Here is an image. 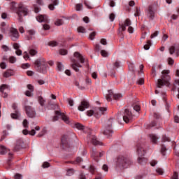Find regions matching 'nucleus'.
I'll return each instance as SVG.
<instances>
[{
  "label": "nucleus",
  "instance_id": "nucleus-46",
  "mask_svg": "<svg viewBox=\"0 0 179 179\" xmlns=\"http://www.w3.org/2000/svg\"><path fill=\"white\" fill-rule=\"evenodd\" d=\"M22 125L24 127V128H29V122L27 121V120L24 119L23 122H22Z\"/></svg>",
  "mask_w": 179,
  "mask_h": 179
},
{
  "label": "nucleus",
  "instance_id": "nucleus-35",
  "mask_svg": "<svg viewBox=\"0 0 179 179\" xmlns=\"http://www.w3.org/2000/svg\"><path fill=\"white\" fill-rule=\"evenodd\" d=\"M82 162V158L78 157L76 158V160L74 162H70L71 164H78V163H80Z\"/></svg>",
  "mask_w": 179,
  "mask_h": 179
},
{
  "label": "nucleus",
  "instance_id": "nucleus-57",
  "mask_svg": "<svg viewBox=\"0 0 179 179\" xmlns=\"http://www.w3.org/2000/svg\"><path fill=\"white\" fill-rule=\"evenodd\" d=\"M171 179H178V172H173V174L171 176Z\"/></svg>",
  "mask_w": 179,
  "mask_h": 179
},
{
  "label": "nucleus",
  "instance_id": "nucleus-17",
  "mask_svg": "<svg viewBox=\"0 0 179 179\" xmlns=\"http://www.w3.org/2000/svg\"><path fill=\"white\" fill-rule=\"evenodd\" d=\"M176 52L177 57H179V45H172L169 48V53L171 55H173Z\"/></svg>",
  "mask_w": 179,
  "mask_h": 179
},
{
  "label": "nucleus",
  "instance_id": "nucleus-21",
  "mask_svg": "<svg viewBox=\"0 0 179 179\" xmlns=\"http://www.w3.org/2000/svg\"><path fill=\"white\" fill-rule=\"evenodd\" d=\"M91 143H92V145H94V146H97V145H103V143L97 140V138H96V136H91Z\"/></svg>",
  "mask_w": 179,
  "mask_h": 179
},
{
  "label": "nucleus",
  "instance_id": "nucleus-13",
  "mask_svg": "<svg viewBox=\"0 0 179 179\" xmlns=\"http://www.w3.org/2000/svg\"><path fill=\"white\" fill-rule=\"evenodd\" d=\"M155 13L156 12H155V8L153 7V6L152 5L149 6L146 11V15L148 18L150 19V20H153V19H155Z\"/></svg>",
  "mask_w": 179,
  "mask_h": 179
},
{
  "label": "nucleus",
  "instance_id": "nucleus-33",
  "mask_svg": "<svg viewBox=\"0 0 179 179\" xmlns=\"http://www.w3.org/2000/svg\"><path fill=\"white\" fill-rule=\"evenodd\" d=\"M133 108L134 110H135V111H136L137 113L138 111H141V106L139 105V103H134L133 104Z\"/></svg>",
  "mask_w": 179,
  "mask_h": 179
},
{
  "label": "nucleus",
  "instance_id": "nucleus-30",
  "mask_svg": "<svg viewBox=\"0 0 179 179\" xmlns=\"http://www.w3.org/2000/svg\"><path fill=\"white\" fill-rule=\"evenodd\" d=\"M45 134H47V128L44 127L43 129H42L41 132L38 134V136L39 138H41V136H44V135H45Z\"/></svg>",
  "mask_w": 179,
  "mask_h": 179
},
{
  "label": "nucleus",
  "instance_id": "nucleus-9",
  "mask_svg": "<svg viewBox=\"0 0 179 179\" xmlns=\"http://www.w3.org/2000/svg\"><path fill=\"white\" fill-rule=\"evenodd\" d=\"M145 153H146V151H145V150L143 149V148H142V146L137 145V154L138 155V162L140 164H142V163H143V160H145V157H143V156H145Z\"/></svg>",
  "mask_w": 179,
  "mask_h": 179
},
{
  "label": "nucleus",
  "instance_id": "nucleus-34",
  "mask_svg": "<svg viewBox=\"0 0 179 179\" xmlns=\"http://www.w3.org/2000/svg\"><path fill=\"white\" fill-rule=\"evenodd\" d=\"M55 24L56 26H62V24H64V20L59 19L56 20V22H55Z\"/></svg>",
  "mask_w": 179,
  "mask_h": 179
},
{
  "label": "nucleus",
  "instance_id": "nucleus-42",
  "mask_svg": "<svg viewBox=\"0 0 179 179\" xmlns=\"http://www.w3.org/2000/svg\"><path fill=\"white\" fill-rule=\"evenodd\" d=\"M151 42H150V41H147V44H145V45H144V50H149V48H150V45H151Z\"/></svg>",
  "mask_w": 179,
  "mask_h": 179
},
{
  "label": "nucleus",
  "instance_id": "nucleus-2",
  "mask_svg": "<svg viewBox=\"0 0 179 179\" xmlns=\"http://www.w3.org/2000/svg\"><path fill=\"white\" fill-rule=\"evenodd\" d=\"M72 69L76 72H79V68H82V64H85V57L79 52H76L73 55V57L71 58Z\"/></svg>",
  "mask_w": 179,
  "mask_h": 179
},
{
  "label": "nucleus",
  "instance_id": "nucleus-54",
  "mask_svg": "<svg viewBox=\"0 0 179 179\" xmlns=\"http://www.w3.org/2000/svg\"><path fill=\"white\" fill-rule=\"evenodd\" d=\"M0 68L1 69H6V63H5L4 62H2L0 63Z\"/></svg>",
  "mask_w": 179,
  "mask_h": 179
},
{
  "label": "nucleus",
  "instance_id": "nucleus-43",
  "mask_svg": "<svg viewBox=\"0 0 179 179\" xmlns=\"http://www.w3.org/2000/svg\"><path fill=\"white\" fill-rule=\"evenodd\" d=\"M78 33H86V29L83 27H79L78 28Z\"/></svg>",
  "mask_w": 179,
  "mask_h": 179
},
{
  "label": "nucleus",
  "instance_id": "nucleus-14",
  "mask_svg": "<svg viewBox=\"0 0 179 179\" xmlns=\"http://www.w3.org/2000/svg\"><path fill=\"white\" fill-rule=\"evenodd\" d=\"M131 24V20H129V18H127L124 22H120V30H121V31H125V30H127L126 27H129Z\"/></svg>",
  "mask_w": 179,
  "mask_h": 179
},
{
  "label": "nucleus",
  "instance_id": "nucleus-28",
  "mask_svg": "<svg viewBox=\"0 0 179 179\" xmlns=\"http://www.w3.org/2000/svg\"><path fill=\"white\" fill-rule=\"evenodd\" d=\"M38 101L42 107H44V104L45 103V99L44 98H43V96H38Z\"/></svg>",
  "mask_w": 179,
  "mask_h": 179
},
{
  "label": "nucleus",
  "instance_id": "nucleus-36",
  "mask_svg": "<svg viewBox=\"0 0 179 179\" xmlns=\"http://www.w3.org/2000/svg\"><path fill=\"white\" fill-rule=\"evenodd\" d=\"M162 142H170V138L166 135H163L162 137Z\"/></svg>",
  "mask_w": 179,
  "mask_h": 179
},
{
  "label": "nucleus",
  "instance_id": "nucleus-49",
  "mask_svg": "<svg viewBox=\"0 0 179 179\" xmlns=\"http://www.w3.org/2000/svg\"><path fill=\"white\" fill-rule=\"evenodd\" d=\"M14 178L15 179H23V176L20 173H16L15 176H14Z\"/></svg>",
  "mask_w": 179,
  "mask_h": 179
},
{
  "label": "nucleus",
  "instance_id": "nucleus-37",
  "mask_svg": "<svg viewBox=\"0 0 179 179\" xmlns=\"http://www.w3.org/2000/svg\"><path fill=\"white\" fill-rule=\"evenodd\" d=\"M156 173H157V174H159V176H163V174H164V171L162 168H157L156 169Z\"/></svg>",
  "mask_w": 179,
  "mask_h": 179
},
{
  "label": "nucleus",
  "instance_id": "nucleus-29",
  "mask_svg": "<svg viewBox=\"0 0 179 179\" xmlns=\"http://www.w3.org/2000/svg\"><path fill=\"white\" fill-rule=\"evenodd\" d=\"M28 34H29V36H27V40H33V36H34V34H36V32L34 31V30L28 31Z\"/></svg>",
  "mask_w": 179,
  "mask_h": 179
},
{
  "label": "nucleus",
  "instance_id": "nucleus-25",
  "mask_svg": "<svg viewBox=\"0 0 179 179\" xmlns=\"http://www.w3.org/2000/svg\"><path fill=\"white\" fill-rule=\"evenodd\" d=\"M8 150L7 148H5V146L0 145V155H6L8 153Z\"/></svg>",
  "mask_w": 179,
  "mask_h": 179
},
{
  "label": "nucleus",
  "instance_id": "nucleus-31",
  "mask_svg": "<svg viewBox=\"0 0 179 179\" xmlns=\"http://www.w3.org/2000/svg\"><path fill=\"white\" fill-rule=\"evenodd\" d=\"M75 173V170L73 169H69L66 170V176L69 177H71V176H73Z\"/></svg>",
  "mask_w": 179,
  "mask_h": 179
},
{
  "label": "nucleus",
  "instance_id": "nucleus-59",
  "mask_svg": "<svg viewBox=\"0 0 179 179\" xmlns=\"http://www.w3.org/2000/svg\"><path fill=\"white\" fill-rule=\"evenodd\" d=\"M109 19H110V22H114V20L115 19V15H114V13H111L109 15Z\"/></svg>",
  "mask_w": 179,
  "mask_h": 179
},
{
  "label": "nucleus",
  "instance_id": "nucleus-53",
  "mask_svg": "<svg viewBox=\"0 0 179 179\" xmlns=\"http://www.w3.org/2000/svg\"><path fill=\"white\" fill-rule=\"evenodd\" d=\"M94 114V111L93 110H87V115L88 117H92Z\"/></svg>",
  "mask_w": 179,
  "mask_h": 179
},
{
  "label": "nucleus",
  "instance_id": "nucleus-24",
  "mask_svg": "<svg viewBox=\"0 0 179 179\" xmlns=\"http://www.w3.org/2000/svg\"><path fill=\"white\" fill-rule=\"evenodd\" d=\"M150 139L152 143L156 145V143H157V139H159V138L157 137V136L155 134H150Z\"/></svg>",
  "mask_w": 179,
  "mask_h": 179
},
{
  "label": "nucleus",
  "instance_id": "nucleus-63",
  "mask_svg": "<svg viewBox=\"0 0 179 179\" xmlns=\"http://www.w3.org/2000/svg\"><path fill=\"white\" fill-rule=\"evenodd\" d=\"M137 83L138 85H143V83H145V80L143 78H139Z\"/></svg>",
  "mask_w": 179,
  "mask_h": 179
},
{
  "label": "nucleus",
  "instance_id": "nucleus-12",
  "mask_svg": "<svg viewBox=\"0 0 179 179\" xmlns=\"http://www.w3.org/2000/svg\"><path fill=\"white\" fill-rule=\"evenodd\" d=\"M25 112L29 118H34L36 117V110H34V108L30 106H25Z\"/></svg>",
  "mask_w": 179,
  "mask_h": 179
},
{
  "label": "nucleus",
  "instance_id": "nucleus-39",
  "mask_svg": "<svg viewBox=\"0 0 179 179\" xmlns=\"http://www.w3.org/2000/svg\"><path fill=\"white\" fill-rule=\"evenodd\" d=\"M22 146H23V141L20 140L17 141V145H16L17 148L20 149V148H22Z\"/></svg>",
  "mask_w": 179,
  "mask_h": 179
},
{
  "label": "nucleus",
  "instance_id": "nucleus-1",
  "mask_svg": "<svg viewBox=\"0 0 179 179\" xmlns=\"http://www.w3.org/2000/svg\"><path fill=\"white\" fill-rule=\"evenodd\" d=\"M131 164L132 161L124 155H119L115 159V169H116V170L127 169L129 166H131Z\"/></svg>",
  "mask_w": 179,
  "mask_h": 179
},
{
  "label": "nucleus",
  "instance_id": "nucleus-62",
  "mask_svg": "<svg viewBox=\"0 0 179 179\" xmlns=\"http://www.w3.org/2000/svg\"><path fill=\"white\" fill-rule=\"evenodd\" d=\"M78 179H87L86 175H85L83 173H80L78 176Z\"/></svg>",
  "mask_w": 179,
  "mask_h": 179
},
{
  "label": "nucleus",
  "instance_id": "nucleus-4",
  "mask_svg": "<svg viewBox=\"0 0 179 179\" xmlns=\"http://www.w3.org/2000/svg\"><path fill=\"white\" fill-rule=\"evenodd\" d=\"M115 120L110 117L106 120L104 124L103 125V134L106 135V136H111L113 134V124H114Z\"/></svg>",
  "mask_w": 179,
  "mask_h": 179
},
{
  "label": "nucleus",
  "instance_id": "nucleus-5",
  "mask_svg": "<svg viewBox=\"0 0 179 179\" xmlns=\"http://www.w3.org/2000/svg\"><path fill=\"white\" fill-rule=\"evenodd\" d=\"M162 79H159L157 82V87H162V86H169L170 85V71L169 70H164L162 72Z\"/></svg>",
  "mask_w": 179,
  "mask_h": 179
},
{
  "label": "nucleus",
  "instance_id": "nucleus-22",
  "mask_svg": "<svg viewBox=\"0 0 179 179\" xmlns=\"http://www.w3.org/2000/svg\"><path fill=\"white\" fill-rule=\"evenodd\" d=\"M106 111H107V108L99 107V108H96L97 115H103L106 114Z\"/></svg>",
  "mask_w": 179,
  "mask_h": 179
},
{
  "label": "nucleus",
  "instance_id": "nucleus-55",
  "mask_svg": "<svg viewBox=\"0 0 179 179\" xmlns=\"http://www.w3.org/2000/svg\"><path fill=\"white\" fill-rule=\"evenodd\" d=\"M49 45L50 47H57V45H58V43H57L55 41H51L49 43Z\"/></svg>",
  "mask_w": 179,
  "mask_h": 179
},
{
  "label": "nucleus",
  "instance_id": "nucleus-10",
  "mask_svg": "<svg viewBox=\"0 0 179 179\" xmlns=\"http://www.w3.org/2000/svg\"><path fill=\"white\" fill-rule=\"evenodd\" d=\"M132 120H134V115H132V112L129 110V109H125L123 115V121L128 124L129 122H132Z\"/></svg>",
  "mask_w": 179,
  "mask_h": 179
},
{
  "label": "nucleus",
  "instance_id": "nucleus-11",
  "mask_svg": "<svg viewBox=\"0 0 179 179\" xmlns=\"http://www.w3.org/2000/svg\"><path fill=\"white\" fill-rule=\"evenodd\" d=\"M111 97L113 98L114 100H120L122 95L121 94H115L113 93V90H109L108 94L106 95V100L108 101H111Z\"/></svg>",
  "mask_w": 179,
  "mask_h": 179
},
{
  "label": "nucleus",
  "instance_id": "nucleus-27",
  "mask_svg": "<svg viewBox=\"0 0 179 179\" xmlns=\"http://www.w3.org/2000/svg\"><path fill=\"white\" fill-rule=\"evenodd\" d=\"M74 128H76L77 129L82 131V130L85 129V126L82 125V124H80V123H75Z\"/></svg>",
  "mask_w": 179,
  "mask_h": 179
},
{
  "label": "nucleus",
  "instance_id": "nucleus-26",
  "mask_svg": "<svg viewBox=\"0 0 179 179\" xmlns=\"http://www.w3.org/2000/svg\"><path fill=\"white\" fill-rule=\"evenodd\" d=\"M12 75H13V71L11 70H7L3 73V78H10V76H12Z\"/></svg>",
  "mask_w": 179,
  "mask_h": 179
},
{
  "label": "nucleus",
  "instance_id": "nucleus-51",
  "mask_svg": "<svg viewBox=\"0 0 179 179\" xmlns=\"http://www.w3.org/2000/svg\"><path fill=\"white\" fill-rule=\"evenodd\" d=\"M33 92L31 91H26L25 92V95L27 96V97H33V94H32Z\"/></svg>",
  "mask_w": 179,
  "mask_h": 179
},
{
  "label": "nucleus",
  "instance_id": "nucleus-7",
  "mask_svg": "<svg viewBox=\"0 0 179 179\" xmlns=\"http://www.w3.org/2000/svg\"><path fill=\"white\" fill-rule=\"evenodd\" d=\"M58 115L61 117L62 121H64L65 124H71V120H69V117L66 116L65 113L59 110L55 111V115L52 118L53 122L58 121L59 120Z\"/></svg>",
  "mask_w": 179,
  "mask_h": 179
},
{
  "label": "nucleus",
  "instance_id": "nucleus-45",
  "mask_svg": "<svg viewBox=\"0 0 179 179\" xmlns=\"http://www.w3.org/2000/svg\"><path fill=\"white\" fill-rule=\"evenodd\" d=\"M29 54H30V55H31V57H34V55H36L37 54V50H36L34 49H31V50H29Z\"/></svg>",
  "mask_w": 179,
  "mask_h": 179
},
{
  "label": "nucleus",
  "instance_id": "nucleus-52",
  "mask_svg": "<svg viewBox=\"0 0 179 179\" xmlns=\"http://www.w3.org/2000/svg\"><path fill=\"white\" fill-rule=\"evenodd\" d=\"M9 62H10V64H15V62H16V58L13 56H11L9 58Z\"/></svg>",
  "mask_w": 179,
  "mask_h": 179
},
{
  "label": "nucleus",
  "instance_id": "nucleus-60",
  "mask_svg": "<svg viewBox=\"0 0 179 179\" xmlns=\"http://www.w3.org/2000/svg\"><path fill=\"white\" fill-rule=\"evenodd\" d=\"M102 57H108V53L106 50H101Z\"/></svg>",
  "mask_w": 179,
  "mask_h": 179
},
{
  "label": "nucleus",
  "instance_id": "nucleus-47",
  "mask_svg": "<svg viewBox=\"0 0 179 179\" xmlns=\"http://www.w3.org/2000/svg\"><path fill=\"white\" fill-rule=\"evenodd\" d=\"M169 65H174V59L171 57L167 59Z\"/></svg>",
  "mask_w": 179,
  "mask_h": 179
},
{
  "label": "nucleus",
  "instance_id": "nucleus-23",
  "mask_svg": "<svg viewBox=\"0 0 179 179\" xmlns=\"http://www.w3.org/2000/svg\"><path fill=\"white\" fill-rule=\"evenodd\" d=\"M52 3H50L48 6V8L50 9V10H54V9H55V6H57L59 3L58 0H51Z\"/></svg>",
  "mask_w": 179,
  "mask_h": 179
},
{
  "label": "nucleus",
  "instance_id": "nucleus-6",
  "mask_svg": "<svg viewBox=\"0 0 179 179\" xmlns=\"http://www.w3.org/2000/svg\"><path fill=\"white\" fill-rule=\"evenodd\" d=\"M15 13L18 16L19 22H22L23 16H27V15H29V10L26 6L22 3H20L18 7L15 8Z\"/></svg>",
  "mask_w": 179,
  "mask_h": 179
},
{
  "label": "nucleus",
  "instance_id": "nucleus-16",
  "mask_svg": "<svg viewBox=\"0 0 179 179\" xmlns=\"http://www.w3.org/2000/svg\"><path fill=\"white\" fill-rule=\"evenodd\" d=\"M12 108L13 110H15V113H11V118L13 120H17V117H20V113H19V110H17V104L13 103Z\"/></svg>",
  "mask_w": 179,
  "mask_h": 179
},
{
  "label": "nucleus",
  "instance_id": "nucleus-44",
  "mask_svg": "<svg viewBox=\"0 0 179 179\" xmlns=\"http://www.w3.org/2000/svg\"><path fill=\"white\" fill-rule=\"evenodd\" d=\"M68 54V50L65 49H61L59 50V55H66Z\"/></svg>",
  "mask_w": 179,
  "mask_h": 179
},
{
  "label": "nucleus",
  "instance_id": "nucleus-15",
  "mask_svg": "<svg viewBox=\"0 0 179 179\" xmlns=\"http://www.w3.org/2000/svg\"><path fill=\"white\" fill-rule=\"evenodd\" d=\"M103 155L104 152H97L96 150H92L91 157H92L95 162H99V157H102Z\"/></svg>",
  "mask_w": 179,
  "mask_h": 179
},
{
  "label": "nucleus",
  "instance_id": "nucleus-56",
  "mask_svg": "<svg viewBox=\"0 0 179 179\" xmlns=\"http://www.w3.org/2000/svg\"><path fill=\"white\" fill-rule=\"evenodd\" d=\"M27 87L30 90V92H34V87L31 84L27 85Z\"/></svg>",
  "mask_w": 179,
  "mask_h": 179
},
{
  "label": "nucleus",
  "instance_id": "nucleus-38",
  "mask_svg": "<svg viewBox=\"0 0 179 179\" xmlns=\"http://www.w3.org/2000/svg\"><path fill=\"white\" fill-rule=\"evenodd\" d=\"M57 69L58 71H63L64 70V65H62V63L61 62H57Z\"/></svg>",
  "mask_w": 179,
  "mask_h": 179
},
{
  "label": "nucleus",
  "instance_id": "nucleus-20",
  "mask_svg": "<svg viewBox=\"0 0 179 179\" xmlns=\"http://www.w3.org/2000/svg\"><path fill=\"white\" fill-rule=\"evenodd\" d=\"M36 20L39 22H44V23H48V17H47V15H38V17H36Z\"/></svg>",
  "mask_w": 179,
  "mask_h": 179
},
{
  "label": "nucleus",
  "instance_id": "nucleus-40",
  "mask_svg": "<svg viewBox=\"0 0 179 179\" xmlns=\"http://www.w3.org/2000/svg\"><path fill=\"white\" fill-rule=\"evenodd\" d=\"M82 8H83V5L82 3H78L76 5V10L77 11L82 10Z\"/></svg>",
  "mask_w": 179,
  "mask_h": 179
},
{
  "label": "nucleus",
  "instance_id": "nucleus-3",
  "mask_svg": "<svg viewBox=\"0 0 179 179\" xmlns=\"http://www.w3.org/2000/svg\"><path fill=\"white\" fill-rule=\"evenodd\" d=\"M47 68H48V64L45 61V59L41 57L35 61V69L37 72L47 73Z\"/></svg>",
  "mask_w": 179,
  "mask_h": 179
},
{
  "label": "nucleus",
  "instance_id": "nucleus-61",
  "mask_svg": "<svg viewBox=\"0 0 179 179\" xmlns=\"http://www.w3.org/2000/svg\"><path fill=\"white\" fill-rule=\"evenodd\" d=\"M23 57L24 59H26V61H27V59H29V58H30V57L29 56V53H27V52H24Z\"/></svg>",
  "mask_w": 179,
  "mask_h": 179
},
{
  "label": "nucleus",
  "instance_id": "nucleus-58",
  "mask_svg": "<svg viewBox=\"0 0 179 179\" xmlns=\"http://www.w3.org/2000/svg\"><path fill=\"white\" fill-rule=\"evenodd\" d=\"M141 15V10L138 8H136V13L134 14V16H140Z\"/></svg>",
  "mask_w": 179,
  "mask_h": 179
},
{
  "label": "nucleus",
  "instance_id": "nucleus-64",
  "mask_svg": "<svg viewBox=\"0 0 179 179\" xmlns=\"http://www.w3.org/2000/svg\"><path fill=\"white\" fill-rule=\"evenodd\" d=\"M43 30H50V25L48 24H44L43 25Z\"/></svg>",
  "mask_w": 179,
  "mask_h": 179
},
{
  "label": "nucleus",
  "instance_id": "nucleus-8",
  "mask_svg": "<svg viewBox=\"0 0 179 179\" xmlns=\"http://www.w3.org/2000/svg\"><path fill=\"white\" fill-rule=\"evenodd\" d=\"M8 36L13 41H16L17 40H19V31H17V29L14 27L10 28Z\"/></svg>",
  "mask_w": 179,
  "mask_h": 179
},
{
  "label": "nucleus",
  "instance_id": "nucleus-50",
  "mask_svg": "<svg viewBox=\"0 0 179 179\" xmlns=\"http://www.w3.org/2000/svg\"><path fill=\"white\" fill-rule=\"evenodd\" d=\"M21 68H22V69H27V68H30V64L29 63L23 64Z\"/></svg>",
  "mask_w": 179,
  "mask_h": 179
},
{
  "label": "nucleus",
  "instance_id": "nucleus-48",
  "mask_svg": "<svg viewBox=\"0 0 179 179\" xmlns=\"http://www.w3.org/2000/svg\"><path fill=\"white\" fill-rule=\"evenodd\" d=\"M94 37H96V31H93L90 34L89 38L90 40H94Z\"/></svg>",
  "mask_w": 179,
  "mask_h": 179
},
{
  "label": "nucleus",
  "instance_id": "nucleus-32",
  "mask_svg": "<svg viewBox=\"0 0 179 179\" xmlns=\"http://www.w3.org/2000/svg\"><path fill=\"white\" fill-rule=\"evenodd\" d=\"M6 89H9V85H6V84H3L0 86V92L1 93H3L4 90Z\"/></svg>",
  "mask_w": 179,
  "mask_h": 179
},
{
  "label": "nucleus",
  "instance_id": "nucleus-19",
  "mask_svg": "<svg viewBox=\"0 0 179 179\" xmlns=\"http://www.w3.org/2000/svg\"><path fill=\"white\" fill-rule=\"evenodd\" d=\"M62 144L64 148L69 146V136L64 135L62 137Z\"/></svg>",
  "mask_w": 179,
  "mask_h": 179
},
{
  "label": "nucleus",
  "instance_id": "nucleus-18",
  "mask_svg": "<svg viewBox=\"0 0 179 179\" xmlns=\"http://www.w3.org/2000/svg\"><path fill=\"white\" fill-rule=\"evenodd\" d=\"M78 108L79 111H85L86 108H89V102L86 100L82 101Z\"/></svg>",
  "mask_w": 179,
  "mask_h": 179
},
{
  "label": "nucleus",
  "instance_id": "nucleus-41",
  "mask_svg": "<svg viewBox=\"0 0 179 179\" xmlns=\"http://www.w3.org/2000/svg\"><path fill=\"white\" fill-rule=\"evenodd\" d=\"M166 150H167V149L166 148V147L164 145H162L161 153H162V156H166Z\"/></svg>",
  "mask_w": 179,
  "mask_h": 179
}]
</instances>
